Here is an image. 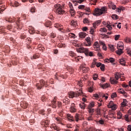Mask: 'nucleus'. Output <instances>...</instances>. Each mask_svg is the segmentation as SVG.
Masks as SVG:
<instances>
[{
	"instance_id": "f257e3e1",
	"label": "nucleus",
	"mask_w": 131,
	"mask_h": 131,
	"mask_svg": "<svg viewBox=\"0 0 131 131\" xmlns=\"http://www.w3.org/2000/svg\"><path fill=\"white\" fill-rule=\"evenodd\" d=\"M77 52H79L80 53H84L86 56H89V55L91 57L94 56V54L92 52H89L88 49H85L83 47L77 49Z\"/></svg>"
},
{
	"instance_id": "f03ea898",
	"label": "nucleus",
	"mask_w": 131,
	"mask_h": 131,
	"mask_svg": "<svg viewBox=\"0 0 131 131\" xmlns=\"http://www.w3.org/2000/svg\"><path fill=\"white\" fill-rule=\"evenodd\" d=\"M106 11L107 9L105 7H102L101 8V9L98 8L97 9L96 8L95 9V12H94L93 15L96 16H100V15L106 13Z\"/></svg>"
},
{
	"instance_id": "7ed1b4c3",
	"label": "nucleus",
	"mask_w": 131,
	"mask_h": 131,
	"mask_svg": "<svg viewBox=\"0 0 131 131\" xmlns=\"http://www.w3.org/2000/svg\"><path fill=\"white\" fill-rule=\"evenodd\" d=\"M54 12L57 14L62 15L65 13V11L62 9V6L60 4H56L54 5Z\"/></svg>"
},
{
	"instance_id": "20e7f679",
	"label": "nucleus",
	"mask_w": 131,
	"mask_h": 131,
	"mask_svg": "<svg viewBox=\"0 0 131 131\" xmlns=\"http://www.w3.org/2000/svg\"><path fill=\"white\" fill-rule=\"evenodd\" d=\"M82 91L79 90V91H76L75 93L73 91H71L69 92V97L70 98H77L80 95H82Z\"/></svg>"
},
{
	"instance_id": "39448f33",
	"label": "nucleus",
	"mask_w": 131,
	"mask_h": 131,
	"mask_svg": "<svg viewBox=\"0 0 131 131\" xmlns=\"http://www.w3.org/2000/svg\"><path fill=\"white\" fill-rule=\"evenodd\" d=\"M117 48L118 49V50L116 51V53L118 54V55H120L121 54L123 53L122 51L124 49L123 47V43L122 42H119L118 43V45L117 46Z\"/></svg>"
},
{
	"instance_id": "423d86ee",
	"label": "nucleus",
	"mask_w": 131,
	"mask_h": 131,
	"mask_svg": "<svg viewBox=\"0 0 131 131\" xmlns=\"http://www.w3.org/2000/svg\"><path fill=\"white\" fill-rule=\"evenodd\" d=\"M43 86H45V87H48V86L47 83H46V82L43 80H40L39 83H38L36 84V87L38 90L41 89Z\"/></svg>"
},
{
	"instance_id": "0eeeda50",
	"label": "nucleus",
	"mask_w": 131,
	"mask_h": 131,
	"mask_svg": "<svg viewBox=\"0 0 131 131\" xmlns=\"http://www.w3.org/2000/svg\"><path fill=\"white\" fill-rule=\"evenodd\" d=\"M120 78V73L119 72H116L115 74V79L114 78H110V82L111 84H117L118 81L117 80L119 79V78Z\"/></svg>"
},
{
	"instance_id": "6e6552de",
	"label": "nucleus",
	"mask_w": 131,
	"mask_h": 131,
	"mask_svg": "<svg viewBox=\"0 0 131 131\" xmlns=\"http://www.w3.org/2000/svg\"><path fill=\"white\" fill-rule=\"evenodd\" d=\"M51 107L53 108H56L57 106L59 108L61 107L62 103L61 102L56 101L55 98H54L53 100L51 101Z\"/></svg>"
},
{
	"instance_id": "1a4fd4ad",
	"label": "nucleus",
	"mask_w": 131,
	"mask_h": 131,
	"mask_svg": "<svg viewBox=\"0 0 131 131\" xmlns=\"http://www.w3.org/2000/svg\"><path fill=\"white\" fill-rule=\"evenodd\" d=\"M94 97L96 98H99L101 97H102V98H105V99H107L108 98V96L105 95V94H104L103 93H100L99 95L98 94H94Z\"/></svg>"
},
{
	"instance_id": "9d476101",
	"label": "nucleus",
	"mask_w": 131,
	"mask_h": 131,
	"mask_svg": "<svg viewBox=\"0 0 131 131\" xmlns=\"http://www.w3.org/2000/svg\"><path fill=\"white\" fill-rule=\"evenodd\" d=\"M127 100H126V99H123V102H122V103H121V106L122 107L121 108V110L124 111L123 108L125 107V106H126V105L127 104Z\"/></svg>"
},
{
	"instance_id": "9b49d317",
	"label": "nucleus",
	"mask_w": 131,
	"mask_h": 131,
	"mask_svg": "<svg viewBox=\"0 0 131 131\" xmlns=\"http://www.w3.org/2000/svg\"><path fill=\"white\" fill-rule=\"evenodd\" d=\"M108 7L110 8H112V10H115L116 9V5H115L112 2H110Z\"/></svg>"
},
{
	"instance_id": "f8f14e48",
	"label": "nucleus",
	"mask_w": 131,
	"mask_h": 131,
	"mask_svg": "<svg viewBox=\"0 0 131 131\" xmlns=\"http://www.w3.org/2000/svg\"><path fill=\"white\" fill-rule=\"evenodd\" d=\"M101 23V20H98L97 21H96L95 23L93 24V26L94 28L96 29L97 26L100 25V24Z\"/></svg>"
},
{
	"instance_id": "ddd939ff",
	"label": "nucleus",
	"mask_w": 131,
	"mask_h": 131,
	"mask_svg": "<svg viewBox=\"0 0 131 131\" xmlns=\"http://www.w3.org/2000/svg\"><path fill=\"white\" fill-rule=\"evenodd\" d=\"M16 25L17 26L16 29H21L23 28V25L20 24V23L19 21V19L17 20Z\"/></svg>"
},
{
	"instance_id": "4468645a",
	"label": "nucleus",
	"mask_w": 131,
	"mask_h": 131,
	"mask_svg": "<svg viewBox=\"0 0 131 131\" xmlns=\"http://www.w3.org/2000/svg\"><path fill=\"white\" fill-rule=\"evenodd\" d=\"M20 106L21 107L24 108V109H26V108L28 107V104L26 101H21L20 102Z\"/></svg>"
},
{
	"instance_id": "2eb2a0df",
	"label": "nucleus",
	"mask_w": 131,
	"mask_h": 131,
	"mask_svg": "<svg viewBox=\"0 0 131 131\" xmlns=\"http://www.w3.org/2000/svg\"><path fill=\"white\" fill-rule=\"evenodd\" d=\"M5 20H6V21H7V22H9V23H14L15 22V21H16V18H5Z\"/></svg>"
},
{
	"instance_id": "dca6fc26",
	"label": "nucleus",
	"mask_w": 131,
	"mask_h": 131,
	"mask_svg": "<svg viewBox=\"0 0 131 131\" xmlns=\"http://www.w3.org/2000/svg\"><path fill=\"white\" fill-rule=\"evenodd\" d=\"M79 36L80 38H84L85 36H86V33L83 32H81L79 34Z\"/></svg>"
},
{
	"instance_id": "f3484780",
	"label": "nucleus",
	"mask_w": 131,
	"mask_h": 131,
	"mask_svg": "<svg viewBox=\"0 0 131 131\" xmlns=\"http://www.w3.org/2000/svg\"><path fill=\"white\" fill-rule=\"evenodd\" d=\"M67 117L69 120H70L71 121H74V118L71 114H67Z\"/></svg>"
},
{
	"instance_id": "a211bd4d",
	"label": "nucleus",
	"mask_w": 131,
	"mask_h": 131,
	"mask_svg": "<svg viewBox=\"0 0 131 131\" xmlns=\"http://www.w3.org/2000/svg\"><path fill=\"white\" fill-rule=\"evenodd\" d=\"M52 127L55 129V130L57 131H60V128L59 127V126H57V125H56L55 124H53L52 126Z\"/></svg>"
},
{
	"instance_id": "6ab92c4d",
	"label": "nucleus",
	"mask_w": 131,
	"mask_h": 131,
	"mask_svg": "<svg viewBox=\"0 0 131 131\" xmlns=\"http://www.w3.org/2000/svg\"><path fill=\"white\" fill-rule=\"evenodd\" d=\"M125 58H122L120 59V63L122 64V66H125Z\"/></svg>"
},
{
	"instance_id": "aec40b11",
	"label": "nucleus",
	"mask_w": 131,
	"mask_h": 131,
	"mask_svg": "<svg viewBox=\"0 0 131 131\" xmlns=\"http://www.w3.org/2000/svg\"><path fill=\"white\" fill-rule=\"evenodd\" d=\"M110 83H104V84H101V87L102 88V89H107V88H108L110 86Z\"/></svg>"
},
{
	"instance_id": "412c9836",
	"label": "nucleus",
	"mask_w": 131,
	"mask_h": 131,
	"mask_svg": "<svg viewBox=\"0 0 131 131\" xmlns=\"http://www.w3.org/2000/svg\"><path fill=\"white\" fill-rule=\"evenodd\" d=\"M70 111L72 113L76 112V108L74 107V103L72 104V106L71 107Z\"/></svg>"
},
{
	"instance_id": "4be33fe9",
	"label": "nucleus",
	"mask_w": 131,
	"mask_h": 131,
	"mask_svg": "<svg viewBox=\"0 0 131 131\" xmlns=\"http://www.w3.org/2000/svg\"><path fill=\"white\" fill-rule=\"evenodd\" d=\"M86 41L88 42L87 46H91V38L90 37H87V38H85Z\"/></svg>"
},
{
	"instance_id": "5701e85b",
	"label": "nucleus",
	"mask_w": 131,
	"mask_h": 131,
	"mask_svg": "<svg viewBox=\"0 0 131 131\" xmlns=\"http://www.w3.org/2000/svg\"><path fill=\"white\" fill-rule=\"evenodd\" d=\"M114 61H115V59L113 58H109V59H107L105 60V62L108 63H110V62L113 63L114 62Z\"/></svg>"
},
{
	"instance_id": "b1692460",
	"label": "nucleus",
	"mask_w": 131,
	"mask_h": 131,
	"mask_svg": "<svg viewBox=\"0 0 131 131\" xmlns=\"http://www.w3.org/2000/svg\"><path fill=\"white\" fill-rule=\"evenodd\" d=\"M70 13H71V16H75V15L76 14V12L74 10L73 7L71 9V10H70Z\"/></svg>"
},
{
	"instance_id": "393cba45",
	"label": "nucleus",
	"mask_w": 131,
	"mask_h": 131,
	"mask_svg": "<svg viewBox=\"0 0 131 131\" xmlns=\"http://www.w3.org/2000/svg\"><path fill=\"white\" fill-rule=\"evenodd\" d=\"M7 29H8V30H9L10 31H13V26H12V25H8V26H7L6 27Z\"/></svg>"
},
{
	"instance_id": "a878e982",
	"label": "nucleus",
	"mask_w": 131,
	"mask_h": 131,
	"mask_svg": "<svg viewBox=\"0 0 131 131\" xmlns=\"http://www.w3.org/2000/svg\"><path fill=\"white\" fill-rule=\"evenodd\" d=\"M39 57H40V55L39 54L37 53L35 54V55H33V57H31V59H36L37 58H38Z\"/></svg>"
},
{
	"instance_id": "bb28decb",
	"label": "nucleus",
	"mask_w": 131,
	"mask_h": 131,
	"mask_svg": "<svg viewBox=\"0 0 131 131\" xmlns=\"http://www.w3.org/2000/svg\"><path fill=\"white\" fill-rule=\"evenodd\" d=\"M80 68L81 69H82V72H83V73H85L86 72H88L89 71V69H86V68H85L83 66H81Z\"/></svg>"
},
{
	"instance_id": "cd10ccee",
	"label": "nucleus",
	"mask_w": 131,
	"mask_h": 131,
	"mask_svg": "<svg viewBox=\"0 0 131 131\" xmlns=\"http://www.w3.org/2000/svg\"><path fill=\"white\" fill-rule=\"evenodd\" d=\"M54 26L56 28H59L60 27V29H62L63 28L62 27V26L60 25L59 23H56V24L54 25Z\"/></svg>"
},
{
	"instance_id": "c85d7f7f",
	"label": "nucleus",
	"mask_w": 131,
	"mask_h": 131,
	"mask_svg": "<svg viewBox=\"0 0 131 131\" xmlns=\"http://www.w3.org/2000/svg\"><path fill=\"white\" fill-rule=\"evenodd\" d=\"M50 123V120H46L42 122V124H44L45 126H48Z\"/></svg>"
},
{
	"instance_id": "c756f323",
	"label": "nucleus",
	"mask_w": 131,
	"mask_h": 131,
	"mask_svg": "<svg viewBox=\"0 0 131 131\" xmlns=\"http://www.w3.org/2000/svg\"><path fill=\"white\" fill-rule=\"evenodd\" d=\"M94 47L95 49H99L100 46L98 41H96L94 44Z\"/></svg>"
},
{
	"instance_id": "7c9ffc66",
	"label": "nucleus",
	"mask_w": 131,
	"mask_h": 131,
	"mask_svg": "<svg viewBox=\"0 0 131 131\" xmlns=\"http://www.w3.org/2000/svg\"><path fill=\"white\" fill-rule=\"evenodd\" d=\"M81 58H82V56L75 57V58L73 60V61H79L80 59H81Z\"/></svg>"
},
{
	"instance_id": "2f4dec72",
	"label": "nucleus",
	"mask_w": 131,
	"mask_h": 131,
	"mask_svg": "<svg viewBox=\"0 0 131 131\" xmlns=\"http://www.w3.org/2000/svg\"><path fill=\"white\" fill-rule=\"evenodd\" d=\"M71 25L73 26H77V21H74V20H72L71 22Z\"/></svg>"
},
{
	"instance_id": "473e14b6",
	"label": "nucleus",
	"mask_w": 131,
	"mask_h": 131,
	"mask_svg": "<svg viewBox=\"0 0 131 131\" xmlns=\"http://www.w3.org/2000/svg\"><path fill=\"white\" fill-rule=\"evenodd\" d=\"M79 107L81 108V109H83V110H84V109H85V103H80Z\"/></svg>"
},
{
	"instance_id": "72a5a7b5",
	"label": "nucleus",
	"mask_w": 131,
	"mask_h": 131,
	"mask_svg": "<svg viewBox=\"0 0 131 131\" xmlns=\"http://www.w3.org/2000/svg\"><path fill=\"white\" fill-rule=\"evenodd\" d=\"M125 120L127 122L131 121V116L129 118L128 115H125Z\"/></svg>"
},
{
	"instance_id": "f704fd0d",
	"label": "nucleus",
	"mask_w": 131,
	"mask_h": 131,
	"mask_svg": "<svg viewBox=\"0 0 131 131\" xmlns=\"http://www.w3.org/2000/svg\"><path fill=\"white\" fill-rule=\"evenodd\" d=\"M84 131H96V129L94 127H90L88 129H85Z\"/></svg>"
},
{
	"instance_id": "c9c22d12",
	"label": "nucleus",
	"mask_w": 131,
	"mask_h": 131,
	"mask_svg": "<svg viewBox=\"0 0 131 131\" xmlns=\"http://www.w3.org/2000/svg\"><path fill=\"white\" fill-rule=\"evenodd\" d=\"M50 26H51V21H46L45 23V26H46V27H49Z\"/></svg>"
},
{
	"instance_id": "e433bc0d",
	"label": "nucleus",
	"mask_w": 131,
	"mask_h": 131,
	"mask_svg": "<svg viewBox=\"0 0 131 131\" xmlns=\"http://www.w3.org/2000/svg\"><path fill=\"white\" fill-rule=\"evenodd\" d=\"M89 108V112L90 114H91V116L93 115V114L94 112V109H93L92 107L91 108Z\"/></svg>"
},
{
	"instance_id": "4c0bfd02",
	"label": "nucleus",
	"mask_w": 131,
	"mask_h": 131,
	"mask_svg": "<svg viewBox=\"0 0 131 131\" xmlns=\"http://www.w3.org/2000/svg\"><path fill=\"white\" fill-rule=\"evenodd\" d=\"M107 27L110 31L112 30L113 28L112 27L111 25H110V23L109 21L107 22Z\"/></svg>"
},
{
	"instance_id": "58836bf2",
	"label": "nucleus",
	"mask_w": 131,
	"mask_h": 131,
	"mask_svg": "<svg viewBox=\"0 0 131 131\" xmlns=\"http://www.w3.org/2000/svg\"><path fill=\"white\" fill-rule=\"evenodd\" d=\"M79 114H76V115L75 116V119L76 121L78 122L79 120V117H80Z\"/></svg>"
},
{
	"instance_id": "ea45409f",
	"label": "nucleus",
	"mask_w": 131,
	"mask_h": 131,
	"mask_svg": "<svg viewBox=\"0 0 131 131\" xmlns=\"http://www.w3.org/2000/svg\"><path fill=\"white\" fill-rule=\"evenodd\" d=\"M93 64L94 66H96L97 67H100L101 66V63L95 61L93 62Z\"/></svg>"
},
{
	"instance_id": "a19ab883",
	"label": "nucleus",
	"mask_w": 131,
	"mask_h": 131,
	"mask_svg": "<svg viewBox=\"0 0 131 131\" xmlns=\"http://www.w3.org/2000/svg\"><path fill=\"white\" fill-rule=\"evenodd\" d=\"M95 107V103L94 102H92L88 106V108H92Z\"/></svg>"
},
{
	"instance_id": "79ce46f5",
	"label": "nucleus",
	"mask_w": 131,
	"mask_h": 131,
	"mask_svg": "<svg viewBox=\"0 0 131 131\" xmlns=\"http://www.w3.org/2000/svg\"><path fill=\"white\" fill-rule=\"evenodd\" d=\"M69 54L70 55V56L72 57H75L76 56V54L74 53V52H72V51H71L70 52H69Z\"/></svg>"
},
{
	"instance_id": "37998d69",
	"label": "nucleus",
	"mask_w": 131,
	"mask_h": 131,
	"mask_svg": "<svg viewBox=\"0 0 131 131\" xmlns=\"http://www.w3.org/2000/svg\"><path fill=\"white\" fill-rule=\"evenodd\" d=\"M85 6L84 5H80V6H78V9L80 10H85Z\"/></svg>"
},
{
	"instance_id": "c03bdc74",
	"label": "nucleus",
	"mask_w": 131,
	"mask_h": 131,
	"mask_svg": "<svg viewBox=\"0 0 131 131\" xmlns=\"http://www.w3.org/2000/svg\"><path fill=\"white\" fill-rule=\"evenodd\" d=\"M112 18L113 19H118V16L116 14H114L112 15Z\"/></svg>"
},
{
	"instance_id": "a18cd8bd",
	"label": "nucleus",
	"mask_w": 131,
	"mask_h": 131,
	"mask_svg": "<svg viewBox=\"0 0 131 131\" xmlns=\"http://www.w3.org/2000/svg\"><path fill=\"white\" fill-rule=\"evenodd\" d=\"M109 48L110 49V50L112 51V52H114V46L113 45H109Z\"/></svg>"
},
{
	"instance_id": "49530a36",
	"label": "nucleus",
	"mask_w": 131,
	"mask_h": 131,
	"mask_svg": "<svg viewBox=\"0 0 131 131\" xmlns=\"http://www.w3.org/2000/svg\"><path fill=\"white\" fill-rule=\"evenodd\" d=\"M111 108H112V110H116V105L113 103L112 105H111Z\"/></svg>"
},
{
	"instance_id": "de8ad7c7",
	"label": "nucleus",
	"mask_w": 131,
	"mask_h": 131,
	"mask_svg": "<svg viewBox=\"0 0 131 131\" xmlns=\"http://www.w3.org/2000/svg\"><path fill=\"white\" fill-rule=\"evenodd\" d=\"M5 27H0V34L3 33V32H5Z\"/></svg>"
},
{
	"instance_id": "09e8293b",
	"label": "nucleus",
	"mask_w": 131,
	"mask_h": 131,
	"mask_svg": "<svg viewBox=\"0 0 131 131\" xmlns=\"http://www.w3.org/2000/svg\"><path fill=\"white\" fill-rule=\"evenodd\" d=\"M39 113L42 114V115H45L46 112L45 110H40V111H39Z\"/></svg>"
},
{
	"instance_id": "8fccbe9b",
	"label": "nucleus",
	"mask_w": 131,
	"mask_h": 131,
	"mask_svg": "<svg viewBox=\"0 0 131 131\" xmlns=\"http://www.w3.org/2000/svg\"><path fill=\"white\" fill-rule=\"evenodd\" d=\"M123 75H124L123 73V74H121L120 73V78H121V81H124V76H123Z\"/></svg>"
},
{
	"instance_id": "3c124183",
	"label": "nucleus",
	"mask_w": 131,
	"mask_h": 131,
	"mask_svg": "<svg viewBox=\"0 0 131 131\" xmlns=\"http://www.w3.org/2000/svg\"><path fill=\"white\" fill-rule=\"evenodd\" d=\"M12 63L13 64V66H16L17 64V60H16V59L12 60Z\"/></svg>"
},
{
	"instance_id": "603ef678",
	"label": "nucleus",
	"mask_w": 131,
	"mask_h": 131,
	"mask_svg": "<svg viewBox=\"0 0 131 131\" xmlns=\"http://www.w3.org/2000/svg\"><path fill=\"white\" fill-rule=\"evenodd\" d=\"M122 117V114L121 112H118V119H121Z\"/></svg>"
},
{
	"instance_id": "864d4df0",
	"label": "nucleus",
	"mask_w": 131,
	"mask_h": 131,
	"mask_svg": "<svg viewBox=\"0 0 131 131\" xmlns=\"http://www.w3.org/2000/svg\"><path fill=\"white\" fill-rule=\"evenodd\" d=\"M84 10L87 11L88 13H91V9L89 7H85V9Z\"/></svg>"
},
{
	"instance_id": "5fc2aeb1",
	"label": "nucleus",
	"mask_w": 131,
	"mask_h": 131,
	"mask_svg": "<svg viewBox=\"0 0 131 131\" xmlns=\"http://www.w3.org/2000/svg\"><path fill=\"white\" fill-rule=\"evenodd\" d=\"M89 92L90 93L94 92L93 86H90V88H89Z\"/></svg>"
},
{
	"instance_id": "6e6d98bb",
	"label": "nucleus",
	"mask_w": 131,
	"mask_h": 131,
	"mask_svg": "<svg viewBox=\"0 0 131 131\" xmlns=\"http://www.w3.org/2000/svg\"><path fill=\"white\" fill-rule=\"evenodd\" d=\"M87 120L89 121H90L91 120H93V117H92V115L90 116V117H88Z\"/></svg>"
},
{
	"instance_id": "4d7b16f0",
	"label": "nucleus",
	"mask_w": 131,
	"mask_h": 131,
	"mask_svg": "<svg viewBox=\"0 0 131 131\" xmlns=\"http://www.w3.org/2000/svg\"><path fill=\"white\" fill-rule=\"evenodd\" d=\"M94 29H93V28H91V30L90 31V32L91 34H92V35H93L94 33Z\"/></svg>"
},
{
	"instance_id": "13d9d810",
	"label": "nucleus",
	"mask_w": 131,
	"mask_h": 131,
	"mask_svg": "<svg viewBox=\"0 0 131 131\" xmlns=\"http://www.w3.org/2000/svg\"><path fill=\"white\" fill-rule=\"evenodd\" d=\"M116 97H117V94H116V93H113L111 95V98H116Z\"/></svg>"
},
{
	"instance_id": "bf43d9fd",
	"label": "nucleus",
	"mask_w": 131,
	"mask_h": 131,
	"mask_svg": "<svg viewBox=\"0 0 131 131\" xmlns=\"http://www.w3.org/2000/svg\"><path fill=\"white\" fill-rule=\"evenodd\" d=\"M98 74H94V75H93V79L94 80H97V78H98Z\"/></svg>"
},
{
	"instance_id": "052dcab7",
	"label": "nucleus",
	"mask_w": 131,
	"mask_h": 131,
	"mask_svg": "<svg viewBox=\"0 0 131 131\" xmlns=\"http://www.w3.org/2000/svg\"><path fill=\"white\" fill-rule=\"evenodd\" d=\"M50 36L51 37V38H55V37L56 36V34L53 33V32H52V33H51Z\"/></svg>"
},
{
	"instance_id": "680f3d73",
	"label": "nucleus",
	"mask_w": 131,
	"mask_h": 131,
	"mask_svg": "<svg viewBox=\"0 0 131 131\" xmlns=\"http://www.w3.org/2000/svg\"><path fill=\"white\" fill-rule=\"evenodd\" d=\"M120 37V35H116L115 37V40L117 41V40H118Z\"/></svg>"
},
{
	"instance_id": "e2e57ef3",
	"label": "nucleus",
	"mask_w": 131,
	"mask_h": 131,
	"mask_svg": "<svg viewBox=\"0 0 131 131\" xmlns=\"http://www.w3.org/2000/svg\"><path fill=\"white\" fill-rule=\"evenodd\" d=\"M35 7H32L31 9V12L32 13H35Z\"/></svg>"
},
{
	"instance_id": "0e129e2a",
	"label": "nucleus",
	"mask_w": 131,
	"mask_h": 131,
	"mask_svg": "<svg viewBox=\"0 0 131 131\" xmlns=\"http://www.w3.org/2000/svg\"><path fill=\"white\" fill-rule=\"evenodd\" d=\"M83 23H90V21L89 19H88V18H84L83 19Z\"/></svg>"
},
{
	"instance_id": "69168bd1",
	"label": "nucleus",
	"mask_w": 131,
	"mask_h": 131,
	"mask_svg": "<svg viewBox=\"0 0 131 131\" xmlns=\"http://www.w3.org/2000/svg\"><path fill=\"white\" fill-rule=\"evenodd\" d=\"M58 47L59 48H62L64 47L65 46H64V45L62 44V43H59V44L58 45Z\"/></svg>"
},
{
	"instance_id": "338daca9",
	"label": "nucleus",
	"mask_w": 131,
	"mask_h": 131,
	"mask_svg": "<svg viewBox=\"0 0 131 131\" xmlns=\"http://www.w3.org/2000/svg\"><path fill=\"white\" fill-rule=\"evenodd\" d=\"M126 40L127 42H131V38H126Z\"/></svg>"
},
{
	"instance_id": "774afa93",
	"label": "nucleus",
	"mask_w": 131,
	"mask_h": 131,
	"mask_svg": "<svg viewBox=\"0 0 131 131\" xmlns=\"http://www.w3.org/2000/svg\"><path fill=\"white\" fill-rule=\"evenodd\" d=\"M127 129L128 131H131V125H128V126H127Z\"/></svg>"
}]
</instances>
